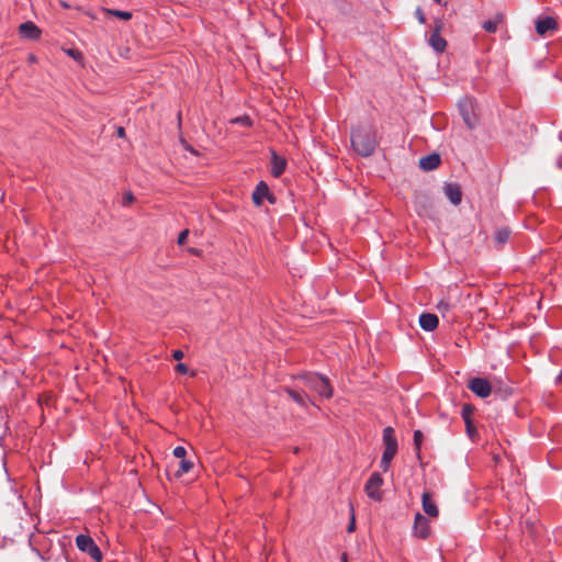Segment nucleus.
Segmentation results:
<instances>
[{"label": "nucleus", "mask_w": 562, "mask_h": 562, "mask_svg": "<svg viewBox=\"0 0 562 562\" xmlns=\"http://www.w3.org/2000/svg\"><path fill=\"white\" fill-rule=\"evenodd\" d=\"M356 528V521H355V517L351 518V521L349 522L348 527H347V531L348 532H352Z\"/></svg>", "instance_id": "obj_36"}, {"label": "nucleus", "mask_w": 562, "mask_h": 562, "mask_svg": "<svg viewBox=\"0 0 562 562\" xmlns=\"http://www.w3.org/2000/svg\"><path fill=\"white\" fill-rule=\"evenodd\" d=\"M498 21L487 20L483 23V29L488 33H495L497 30Z\"/></svg>", "instance_id": "obj_28"}, {"label": "nucleus", "mask_w": 562, "mask_h": 562, "mask_svg": "<svg viewBox=\"0 0 562 562\" xmlns=\"http://www.w3.org/2000/svg\"><path fill=\"white\" fill-rule=\"evenodd\" d=\"M76 544L80 551L89 554L93 561H95V562L102 561L101 550L90 536L82 535V533L78 535L76 538Z\"/></svg>", "instance_id": "obj_3"}, {"label": "nucleus", "mask_w": 562, "mask_h": 562, "mask_svg": "<svg viewBox=\"0 0 562 562\" xmlns=\"http://www.w3.org/2000/svg\"><path fill=\"white\" fill-rule=\"evenodd\" d=\"M193 468V462L187 459H182L179 462V469L176 472V476L180 477L184 473H188Z\"/></svg>", "instance_id": "obj_22"}, {"label": "nucleus", "mask_w": 562, "mask_h": 562, "mask_svg": "<svg viewBox=\"0 0 562 562\" xmlns=\"http://www.w3.org/2000/svg\"><path fill=\"white\" fill-rule=\"evenodd\" d=\"M439 319L436 314L423 313L419 316V325L426 331H432L438 327Z\"/></svg>", "instance_id": "obj_17"}, {"label": "nucleus", "mask_w": 562, "mask_h": 562, "mask_svg": "<svg viewBox=\"0 0 562 562\" xmlns=\"http://www.w3.org/2000/svg\"><path fill=\"white\" fill-rule=\"evenodd\" d=\"M422 503H423V509L428 516H430V517L438 516L437 505L431 499V496L429 493H427V492L423 493Z\"/></svg>", "instance_id": "obj_19"}, {"label": "nucleus", "mask_w": 562, "mask_h": 562, "mask_svg": "<svg viewBox=\"0 0 562 562\" xmlns=\"http://www.w3.org/2000/svg\"><path fill=\"white\" fill-rule=\"evenodd\" d=\"M286 160L285 158L279 156L276 151H272L271 155V175L274 178H279L285 170Z\"/></svg>", "instance_id": "obj_15"}, {"label": "nucleus", "mask_w": 562, "mask_h": 562, "mask_svg": "<svg viewBox=\"0 0 562 562\" xmlns=\"http://www.w3.org/2000/svg\"><path fill=\"white\" fill-rule=\"evenodd\" d=\"M424 439V434L422 430H415L414 431V446L416 450V456L418 459H420V448Z\"/></svg>", "instance_id": "obj_23"}, {"label": "nucleus", "mask_w": 562, "mask_h": 562, "mask_svg": "<svg viewBox=\"0 0 562 562\" xmlns=\"http://www.w3.org/2000/svg\"><path fill=\"white\" fill-rule=\"evenodd\" d=\"M232 123L239 124V125L247 126V127L251 126V124H252L250 117L247 115L238 116V117L234 119L232 121Z\"/></svg>", "instance_id": "obj_26"}, {"label": "nucleus", "mask_w": 562, "mask_h": 562, "mask_svg": "<svg viewBox=\"0 0 562 562\" xmlns=\"http://www.w3.org/2000/svg\"><path fill=\"white\" fill-rule=\"evenodd\" d=\"M284 391L291 400H293L299 406L307 408L308 405H315L313 400L306 393V389L285 387Z\"/></svg>", "instance_id": "obj_7"}, {"label": "nucleus", "mask_w": 562, "mask_h": 562, "mask_svg": "<svg viewBox=\"0 0 562 562\" xmlns=\"http://www.w3.org/2000/svg\"><path fill=\"white\" fill-rule=\"evenodd\" d=\"M509 236H510V231L507 227H502V228L497 229V232L495 234V241L498 245H504L508 241Z\"/></svg>", "instance_id": "obj_20"}, {"label": "nucleus", "mask_w": 562, "mask_h": 562, "mask_svg": "<svg viewBox=\"0 0 562 562\" xmlns=\"http://www.w3.org/2000/svg\"><path fill=\"white\" fill-rule=\"evenodd\" d=\"M442 27V22L437 20L435 22V27L429 36L428 44L432 47V49L437 53H443L447 46L446 40L440 35V31Z\"/></svg>", "instance_id": "obj_8"}, {"label": "nucleus", "mask_w": 562, "mask_h": 562, "mask_svg": "<svg viewBox=\"0 0 562 562\" xmlns=\"http://www.w3.org/2000/svg\"><path fill=\"white\" fill-rule=\"evenodd\" d=\"M468 387L481 398L487 397L492 392L491 383L484 378H472Z\"/></svg>", "instance_id": "obj_6"}, {"label": "nucleus", "mask_w": 562, "mask_h": 562, "mask_svg": "<svg viewBox=\"0 0 562 562\" xmlns=\"http://www.w3.org/2000/svg\"><path fill=\"white\" fill-rule=\"evenodd\" d=\"M106 13L113 16H116L121 20L128 21L132 19V13L128 11H121V10H114V9H108Z\"/></svg>", "instance_id": "obj_24"}, {"label": "nucleus", "mask_w": 562, "mask_h": 562, "mask_svg": "<svg viewBox=\"0 0 562 562\" xmlns=\"http://www.w3.org/2000/svg\"><path fill=\"white\" fill-rule=\"evenodd\" d=\"M473 407L469 404H465L463 405L462 409H461V416L464 420L465 424H470V420H471V416L473 414Z\"/></svg>", "instance_id": "obj_25"}, {"label": "nucleus", "mask_w": 562, "mask_h": 562, "mask_svg": "<svg viewBox=\"0 0 562 562\" xmlns=\"http://www.w3.org/2000/svg\"><path fill=\"white\" fill-rule=\"evenodd\" d=\"M383 485V477L379 472H373L364 485L367 496L373 501H381L382 493L380 487Z\"/></svg>", "instance_id": "obj_4"}, {"label": "nucleus", "mask_w": 562, "mask_h": 562, "mask_svg": "<svg viewBox=\"0 0 562 562\" xmlns=\"http://www.w3.org/2000/svg\"><path fill=\"white\" fill-rule=\"evenodd\" d=\"M465 427H467V432L469 434V436H472V434L475 432L472 420H470V424H465Z\"/></svg>", "instance_id": "obj_35"}, {"label": "nucleus", "mask_w": 562, "mask_h": 562, "mask_svg": "<svg viewBox=\"0 0 562 562\" xmlns=\"http://www.w3.org/2000/svg\"><path fill=\"white\" fill-rule=\"evenodd\" d=\"M413 532L414 536L420 539H427L428 536L430 535L429 521L420 513H417L415 515Z\"/></svg>", "instance_id": "obj_9"}, {"label": "nucleus", "mask_w": 562, "mask_h": 562, "mask_svg": "<svg viewBox=\"0 0 562 562\" xmlns=\"http://www.w3.org/2000/svg\"><path fill=\"white\" fill-rule=\"evenodd\" d=\"M451 308V305L448 301L446 300H441L438 304H437V310L442 314L443 317H446V314L450 311Z\"/></svg>", "instance_id": "obj_27"}, {"label": "nucleus", "mask_w": 562, "mask_h": 562, "mask_svg": "<svg viewBox=\"0 0 562 562\" xmlns=\"http://www.w3.org/2000/svg\"><path fill=\"white\" fill-rule=\"evenodd\" d=\"M378 145L379 139L374 125L363 124L352 128L351 146L359 156L370 157Z\"/></svg>", "instance_id": "obj_1"}, {"label": "nucleus", "mask_w": 562, "mask_h": 562, "mask_svg": "<svg viewBox=\"0 0 562 562\" xmlns=\"http://www.w3.org/2000/svg\"><path fill=\"white\" fill-rule=\"evenodd\" d=\"M415 15H416V18H417V20H418V22L420 24H425L426 23L425 14H424V12H423V10L420 8L416 9Z\"/></svg>", "instance_id": "obj_32"}, {"label": "nucleus", "mask_w": 562, "mask_h": 562, "mask_svg": "<svg viewBox=\"0 0 562 562\" xmlns=\"http://www.w3.org/2000/svg\"><path fill=\"white\" fill-rule=\"evenodd\" d=\"M188 236H189V229H183V231L179 234V236H178V240H177L178 245H179V246L184 245V244H186V241H187Z\"/></svg>", "instance_id": "obj_31"}, {"label": "nucleus", "mask_w": 562, "mask_h": 562, "mask_svg": "<svg viewBox=\"0 0 562 562\" xmlns=\"http://www.w3.org/2000/svg\"><path fill=\"white\" fill-rule=\"evenodd\" d=\"M395 454L396 453L383 451L381 462H380V468L382 469L383 472H386L389 470L391 462H392L393 458L395 457Z\"/></svg>", "instance_id": "obj_21"}, {"label": "nucleus", "mask_w": 562, "mask_h": 562, "mask_svg": "<svg viewBox=\"0 0 562 562\" xmlns=\"http://www.w3.org/2000/svg\"><path fill=\"white\" fill-rule=\"evenodd\" d=\"M558 29L557 21L551 16H546L543 19H539L536 22V31L539 35H544L549 31H553Z\"/></svg>", "instance_id": "obj_16"}, {"label": "nucleus", "mask_w": 562, "mask_h": 562, "mask_svg": "<svg viewBox=\"0 0 562 562\" xmlns=\"http://www.w3.org/2000/svg\"><path fill=\"white\" fill-rule=\"evenodd\" d=\"M176 371H177L178 373H180V374H186V373H188V367H187V364H184V363H178V364L176 366Z\"/></svg>", "instance_id": "obj_33"}, {"label": "nucleus", "mask_w": 562, "mask_h": 562, "mask_svg": "<svg viewBox=\"0 0 562 562\" xmlns=\"http://www.w3.org/2000/svg\"><path fill=\"white\" fill-rule=\"evenodd\" d=\"M443 192L447 199L453 204L459 205L462 200L461 187L458 183H446L443 186Z\"/></svg>", "instance_id": "obj_11"}, {"label": "nucleus", "mask_w": 562, "mask_h": 562, "mask_svg": "<svg viewBox=\"0 0 562 562\" xmlns=\"http://www.w3.org/2000/svg\"><path fill=\"white\" fill-rule=\"evenodd\" d=\"M434 2L438 3V4H442V1L441 0H432Z\"/></svg>", "instance_id": "obj_39"}, {"label": "nucleus", "mask_w": 562, "mask_h": 562, "mask_svg": "<svg viewBox=\"0 0 562 562\" xmlns=\"http://www.w3.org/2000/svg\"><path fill=\"white\" fill-rule=\"evenodd\" d=\"M268 194H269L268 184L265 181H260L256 186V188L252 192V195H251L254 204L257 206H260L263 203L265 198L268 196Z\"/></svg>", "instance_id": "obj_18"}, {"label": "nucleus", "mask_w": 562, "mask_h": 562, "mask_svg": "<svg viewBox=\"0 0 562 562\" xmlns=\"http://www.w3.org/2000/svg\"><path fill=\"white\" fill-rule=\"evenodd\" d=\"M383 443H384V451L397 452V439L394 435V429L391 426H387L383 429Z\"/></svg>", "instance_id": "obj_12"}, {"label": "nucleus", "mask_w": 562, "mask_h": 562, "mask_svg": "<svg viewBox=\"0 0 562 562\" xmlns=\"http://www.w3.org/2000/svg\"><path fill=\"white\" fill-rule=\"evenodd\" d=\"M458 108L464 124L468 128L473 130L476 125V115L474 113L473 102L470 99L461 100Z\"/></svg>", "instance_id": "obj_5"}, {"label": "nucleus", "mask_w": 562, "mask_h": 562, "mask_svg": "<svg viewBox=\"0 0 562 562\" xmlns=\"http://www.w3.org/2000/svg\"><path fill=\"white\" fill-rule=\"evenodd\" d=\"M441 162V158L438 154L434 153V154H430V155H427L425 157H422L419 159V167L424 170V171H431V170H435L439 167Z\"/></svg>", "instance_id": "obj_14"}, {"label": "nucleus", "mask_w": 562, "mask_h": 562, "mask_svg": "<svg viewBox=\"0 0 562 562\" xmlns=\"http://www.w3.org/2000/svg\"><path fill=\"white\" fill-rule=\"evenodd\" d=\"M183 357H184V353L180 349L175 350L172 353V358L175 360H181Z\"/></svg>", "instance_id": "obj_34"}, {"label": "nucleus", "mask_w": 562, "mask_h": 562, "mask_svg": "<svg viewBox=\"0 0 562 562\" xmlns=\"http://www.w3.org/2000/svg\"><path fill=\"white\" fill-rule=\"evenodd\" d=\"M117 135H119L120 137H123V136L125 135V131H124V128H123V127H119V130H117Z\"/></svg>", "instance_id": "obj_38"}, {"label": "nucleus", "mask_w": 562, "mask_h": 562, "mask_svg": "<svg viewBox=\"0 0 562 562\" xmlns=\"http://www.w3.org/2000/svg\"><path fill=\"white\" fill-rule=\"evenodd\" d=\"M342 560H344L345 562H347V557H346V554H344Z\"/></svg>", "instance_id": "obj_40"}, {"label": "nucleus", "mask_w": 562, "mask_h": 562, "mask_svg": "<svg viewBox=\"0 0 562 562\" xmlns=\"http://www.w3.org/2000/svg\"><path fill=\"white\" fill-rule=\"evenodd\" d=\"M265 199H267L271 204H274L277 201L276 196L270 191L268 196H266Z\"/></svg>", "instance_id": "obj_37"}, {"label": "nucleus", "mask_w": 562, "mask_h": 562, "mask_svg": "<svg viewBox=\"0 0 562 562\" xmlns=\"http://www.w3.org/2000/svg\"><path fill=\"white\" fill-rule=\"evenodd\" d=\"M173 456L177 458V459H186V456H187V450L184 447L182 446H178L173 449Z\"/></svg>", "instance_id": "obj_29"}, {"label": "nucleus", "mask_w": 562, "mask_h": 562, "mask_svg": "<svg viewBox=\"0 0 562 562\" xmlns=\"http://www.w3.org/2000/svg\"><path fill=\"white\" fill-rule=\"evenodd\" d=\"M297 386L306 391L315 392L321 398L328 400L333 396V386L327 376L319 373H305L296 378Z\"/></svg>", "instance_id": "obj_2"}, {"label": "nucleus", "mask_w": 562, "mask_h": 562, "mask_svg": "<svg viewBox=\"0 0 562 562\" xmlns=\"http://www.w3.org/2000/svg\"><path fill=\"white\" fill-rule=\"evenodd\" d=\"M414 205L419 215L427 214L432 206L431 198L426 192H415Z\"/></svg>", "instance_id": "obj_10"}, {"label": "nucleus", "mask_w": 562, "mask_h": 562, "mask_svg": "<svg viewBox=\"0 0 562 562\" xmlns=\"http://www.w3.org/2000/svg\"><path fill=\"white\" fill-rule=\"evenodd\" d=\"M19 33L24 38L37 40L41 35V30L33 22L26 21L20 24Z\"/></svg>", "instance_id": "obj_13"}, {"label": "nucleus", "mask_w": 562, "mask_h": 562, "mask_svg": "<svg viewBox=\"0 0 562 562\" xmlns=\"http://www.w3.org/2000/svg\"><path fill=\"white\" fill-rule=\"evenodd\" d=\"M135 198L131 192H125L122 198V204L128 206L134 202Z\"/></svg>", "instance_id": "obj_30"}]
</instances>
